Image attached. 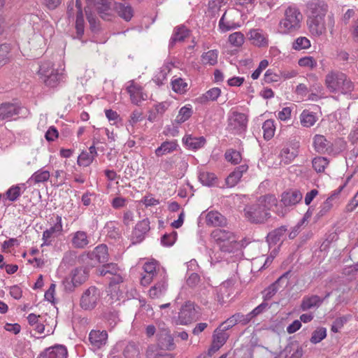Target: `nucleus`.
<instances>
[{
  "label": "nucleus",
  "mask_w": 358,
  "mask_h": 358,
  "mask_svg": "<svg viewBox=\"0 0 358 358\" xmlns=\"http://www.w3.org/2000/svg\"><path fill=\"white\" fill-rule=\"evenodd\" d=\"M276 203L274 195L260 196L255 203L245 208V215L252 223H263L270 217V210Z\"/></svg>",
  "instance_id": "obj_1"
},
{
  "label": "nucleus",
  "mask_w": 358,
  "mask_h": 358,
  "mask_svg": "<svg viewBox=\"0 0 358 358\" xmlns=\"http://www.w3.org/2000/svg\"><path fill=\"white\" fill-rule=\"evenodd\" d=\"M324 85L331 93H350L354 89V85L344 73L331 70L325 76Z\"/></svg>",
  "instance_id": "obj_2"
},
{
  "label": "nucleus",
  "mask_w": 358,
  "mask_h": 358,
  "mask_svg": "<svg viewBox=\"0 0 358 358\" xmlns=\"http://www.w3.org/2000/svg\"><path fill=\"white\" fill-rule=\"evenodd\" d=\"M303 15L295 6L287 7L283 17L278 24L279 32L282 34H291L298 31L301 27Z\"/></svg>",
  "instance_id": "obj_3"
},
{
  "label": "nucleus",
  "mask_w": 358,
  "mask_h": 358,
  "mask_svg": "<svg viewBox=\"0 0 358 358\" xmlns=\"http://www.w3.org/2000/svg\"><path fill=\"white\" fill-rule=\"evenodd\" d=\"M210 236L222 252H233L240 246L236 235L228 229H216L212 231Z\"/></svg>",
  "instance_id": "obj_4"
},
{
  "label": "nucleus",
  "mask_w": 358,
  "mask_h": 358,
  "mask_svg": "<svg viewBox=\"0 0 358 358\" xmlns=\"http://www.w3.org/2000/svg\"><path fill=\"white\" fill-rule=\"evenodd\" d=\"M194 302L186 301L180 308L176 324L187 325L198 319L199 311Z\"/></svg>",
  "instance_id": "obj_5"
},
{
  "label": "nucleus",
  "mask_w": 358,
  "mask_h": 358,
  "mask_svg": "<svg viewBox=\"0 0 358 358\" xmlns=\"http://www.w3.org/2000/svg\"><path fill=\"white\" fill-rule=\"evenodd\" d=\"M101 296V292L98 288L94 286L90 287L80 297V307L86 310L94 309L99 302Z\"/></svg>",
  "instance_id": "obj_6"
},
{
  "label": "nucleus",
  "mask_w": 358,
  "mask_h": 358,
  "mask_svg": "<svg viewBox=\"0 0 358 358\" xmlns=\"http://www.w3.org/2000/svg\"><path fill=\"white\" fill-rule=\"evenodd\" d=\"M228 338L229 334L227 333V331L223 330V329L220 326L214 331L213 343L208 353L201 355L198 358H210L213 353L217 352L222 346L224 345Z\"/></svg>",
  "instance_id": "obj_7"
},
{
  "label": "nucleus",
  "mask_w": 358,
  "mask_h": 358,
  "mask_svg": "<svg viewBox=\"0 0 358 358\" xmlns=\"http://www.w3.org/2000/svg\"><path fill=\"white\" fill-rule=\"evenodd\" d=\"M28 110L14 103H3L0 106V120L10 121L19 115H26Z\"/></svg>",
  "instance_id": "obj_8"
},
{
  "label": "nucleus",
  "mask_w": 358,
  "mask_h": 358,
  "mask_svg": "<svg viewBox=\"0 0 358 358\" xmlns=\"http://www.w3.org/2000/svg\"><path fill=\"white\" fill-rule=\"evenodd\" d=\"M126 90L129 94L130 100L135 105H140L143 101L148 99V94L142 86L131 80L127 83Z\"/></svg>",
  "instance_id": "obj_9"
},
{
  "label": "nucleus",
  "mask_w": 358,
  "mask_h": 358,
  "mask_svg": "<svg viewBox=\"0 0 358 358\" xmlns=\"http://www.w3.org/2000/svg\"><path fill=\"white\" fill-rule=\"evenodd\" d=\"M248 119L245 114L234 112L229 118V129L234 133L241 134L245 131Z\"/></svg>",
  "instance_id": "obj_10"
},
{
  "label": "nucleus",
  "mask_w": 358,
  "mask_h": 358,
  "mask_svg": "<svg viewBox=\"0 0 358 358\" xmlns=\"http://www.w3.org/2000/svg\"><path fill=\"white\" fill-rule=\"evenodd\" d=\"M144 274L143 275L141 283L143 286H147L152 280L161 278V273L165 272L157 268V262L155 261L145 262L143 265Z\"/></svg>",
  "instance_id": "obj_11"
},
{
  "label": "nucleus",
  "mask_w": 358,
  "mask_h": 358,
  "mask_svg": "<svg viewBox=\"0 0 358 358\" xmlns=\"http://www.w3.org/2000/svg\"><path fill=\"white\" fill-rule=\"evenodd\" d=\"M63 231L62 217L57 215L56 222L53 226L45 230L43 233V243L42 245H50Z\"/></svg>",
  "instance_id": "obj_12"
},
{
  "label": "nucleus",
  "mask_w": 358,
  "mask_h": 358,
  "mask_svg": "<svg viewBox=\"0 0 358 358\" xmlns=\"http://www.w3.org/2000/svg\"><path fill=\"white\" fill-rule=\"evenodd\" d=\"M150 224L148 219H143L136 224L130 238L133 245L140 243L144 240L145 234L150 229Z\"/></svg>",
  "instance_id": "obj_13"
},
{
  "label": "nucleus",
  "mask_w": 358,
  "mask_h": 358,
  "mask_svg": "<svg viewBox=\"0 0 358 358\" xmlns=\"http://www.w3.org/2000/svg\"><path fill=\"white\" fill-rule=\"evenodd\" d=\"M310 17L324 18L327 11L328 5L323 0H311L306 4Z\"/></svg>",
  "instance_id": "obj_14"
},
{
  "label": "nucleus",
  "mask_w": 358,
  "mask_h": 358,
  "mask_svg": "<svg viewBox=\"0 0 358 358\" xmlns=\"http://www.w3.org/2000/svg\"><path fill=\"white\" fill-rule=\"evenodd\" d=\"M88 340L93 350L101 349L108 341V333L105 330H92L89 334Z\"/></svg>",
  "instance_id": "obj_15"
},
{
  "label": "nucleus",
  "mask_w": 358,
  "mask_h": 358,
  "mask_svg": "<svg viewBox=\"0 0 358 358\" xmlns=\"http://www.w3.org/2000/svg\"><path fill=\"white\" fill-rule=\"evenodd\" d=\"M307 24L312 36H320L326 32L324 18L308 17Z\"/></svg>",
  "instance_id": "obj_16"
},
{
  "label": "nucleus",
  "mask_w": 358,
  "mask_h": 358,
  "mask_svg": "<svg viewBox=\"0 0 358 358\" xmlns=\"http://www.w3.org/2000/svg\"><path fill=\"white\" fill-rule=\"evenodd\" d=\"M155 280L157 282L149 290V296L152 299L159 298L165 294L168 286L166 272H162L161 278Z\"/></svg>",
  "instance_id": "obj_17"
},
{
  "label": "nucleus",
  "mask_w": 358,
  "mask_h": 358,
  "mask_svg": "<svg viewBox=\"0 0 358 358\" xmlns=\"http://www.w3.org/2000/svg\"><path fill=\"white\" fill-rule=\"evenodd\" d=\"M68 352L64 345H56L45 349L38 358H67Z\"/></svg>",
  "instance_id": "obj_18"
},
{
  "label": "nucleus",
  "mask_w": 358,
  "mask_h": 358,
  "mask_svg": "<svg viewBox=\"0 0 358 358\" xmlns=\"http://www.w3.org/2000/svg\"><path fill=\"white\" fill-rule=\"evenodd\" d=\"M92 6H94L97 12L106 20L112 17V0H96Z\"/></svg>",
  "instance_id": "obj_19"
},
{
  "label": "nucleus",
  "mask_w": 358,
  "mask_h": 358,
  "mask_svg": "<svg viewBox=\"0 0 358 358\" xmlns=\"http://www.w3.org/2000/svg\"><path fill=\"white\" fill-rule=\"evenodd\" d=\"M303 197L302 193L298 189H289L282 194L281 202L285 206H292L299 203Z\"/></svg>",
  "instance_id": "obj_20"
},
{
  "label": "nucleus",
  "mask_w": 358,
  "mask_h": 358,
  "mask_svg": "<svg viewBox=\"0 0 358 358\" xmlns=\"http://www.w3.org/2000/svg\"><path fill=\"white\" fill-rule=\"evenodd\" d=\"M88 257L91 260H95L98 263H106L109 259L108 247L104 244H101L96 246L93 251L89 252Z\"/></svg>",
  "instance_id": "obj_21"
},
{
  "label": "nucleus",
  "mask_w": 358,
  "mask_h": 358,
  "mask_svg": "<svg viewBox=\"0 0 358 358\" xmlns=\"http://www.w3.org/2000/svg\"><path fill=\"white\" fill-rule=\"evenodd\" d=\"M248 36L250 40L256 46L266 47L268 45V35L261 29H252L250 31Z\"/></svg>",
  "instance_id": "obj_22"
},
{
  "label": "nucleus",
  "mask_w": 358,
  "mask_h": 358,
  "mask_svg": "<svg viewBox=\"0 0 358 358\" xmlns=\"http://www.w3.org/2000/svg\"><path fill=\"white\" fill-rule=\"evenodd\" d=\"M71 243L74 248L83 249L90 244L87 233L84 231H77L71 234Z\"/></svg>",
  "instance_id": "obj_23"
},
{
  "label": "nucleus",
  "mask_w": 358,
  "mask_h": 358,
  "mask_svg": "<svg viewBox=\"0 0 358 358\" xmlns=\"http://www.w3.org/2000/svg\"><path fill=\"white\" fill-rule=\"evenodd\" d=\"M206 138L203 136L194 137L192 135H186L182 138L183 143L188 149L198 150L204 146Z\"/></svg>",
  "instance_id": "obj_24"
},
{
  "label": "nucleus",
  "mask_w": 358,
  "mask_h": 358,
  "mask_svg": "<svg viewBox=\"0 0 358 358\" xmlns=\"http://www.w3.org/2000/svg\"><path fill=\"white\" fill-rule=\"evenodd\" d=\"M316 82L310 85L309 92H310L308 95V99L313 101H317L319 99L324 97V90L321 83L317 82V78L313 76Z\"/></svg>",
  "instance_id": "obj_25"
},
{
  "label": "nucleus",
  "mask_w": 358,
  "mask_h": 358,
  "mask_svg": "<svg viewBox=\"0 0 358 358\" xmlns=\"http://www.w3.org/2000/svg\"><path fill=\"white\" fill-rule=\"evenodd\" d=\"M248 166L246 164L236 167L234 171H233L226 179L227 186L229 187L235 186L241 178L243 173L248 171Z\"/></svg>",
  "instance_id": "obj_26"
},
{
  "label": "nucleus",
  "mask_w": 358,
  "mask_h": 358,
  "mask_svg": "<svg viewBox=\"0 0 358 358\" xmlns=\"http://www.w3.org/2000/svg\"><path fill=\"white\" fill-rule=\"evenodd\" d=\"M115 9L117 15L126 22H129L134 16V9L130 5L115 3Z\"/></svg>",
  "instance_id": "obj_27"
},
{
  "label": "nucleus",
  "mask_w": 358,
  "mask_h": 358,
  "mask_svg": "<svg viewBox=\"0 0 358 358\" xmlns=\"http://www.w3.org/2000/svg\"><path fill=\"white\" fill-rule=\"evenodd\" d=\"M206 224L213 227H221L226 224L225 217L217 211H210L206 217Z\"/></svg>",
  "instance_id": "obj_28"
},
{
  "label": "nucleus",
  "mask_w": 358,
  "mask_h": 358,
  "mask_svg": "<svg viewBox=\"0 0 358 358\" xmlns=\"http://www.w3.org/2000/svg\"><path fill=\"white\" fill-rule=\"evenodd\" d=\"M220 94L221 90L219 87H213L206 93L197 97L196 101L201 104H205L208 101H216Z\"/></svg>",
  "instance_id": "obj_29"
},
{
  "label": "nucleus",
  "mask_w": 358,
  "mask_h": 358,
  "mask_svg": "<svg viewBox=\"0 0 358 358\" xmlns=\"http://www.w3.org/2000/svg\"><path fill=\"white\" fill-rule=\"evenodd\" d=\"M322 302L323 299L317 295L305 296L301 301V309L306 311L313 308H317Z\"/></svg>",
  "instance_id": "obj_30"
},
{
  "label": "nucleus",
  "mask_w": 358,
  "mask_h": 358,
  "mask_svg": "<svg viewBox=\"0 0 358 358\" xmlns=\"http://www.w3.org/2000/svg\"><path fill=\"white\" fill-rule=\"evenodd\" d=\"M157 336L159 345L161 348L169 350L174 348L173 338L169 331L164 330L160 334H157Z\"/></svg>",
  "instance_id": "obj_31"
},
{
  "label": "nucleus",
  "mask_w": 358,
  "mask_h": 358,
  "mask_svg": "<svg viewBox=\"0 0 358 358\" xmlns=\"http://www.w3.org/2000/svg\"><path fill=\"white\" fill-rule=\"evenodd\" d=\"M297 155V147L295 146L284 147L280 153L281 162H283L285 164L291 163Z\"/></svg>",
  "instance_id": "obj_32"
},
{
  "label": "nucleus",
  "mask_w": 358,
  "mask_h": 358,
  "mask_svg": "<svg viewBox=\"0 0 358 358\" xmlns=\"http://www.w3.org/2000/svg\"><path fill=\"white\" fill-rule=\"evenodd\" d=\"M189 31L184 26L178 27L174 29L173 35L170 39L169 48H173L176 43L181 42L188 36Z\"/></svg>",
  "instance_id": "obj_33"
},
{
  "label": "nucleus",
  "mask_w": 358,
  "mask_h": 358,
  "mask_svg": "<svg viewBox=\"0 0 358 358\" xmlns=\"http://www.w3.org/2000/svg\"><path fill=\"white\" fill-rule=\"evenodd\" d=\"M87 278L88 273L86 268H76L71 271V281L75 287L85 282Z\"/></svg>",
  "instance_id": "obj_34"
},
{
  "label": "nucleus",
  "mask_w": 358,
  "mask_h": 358,
  "mask_svg": "<svg viewBox=\"0 0 358 358\" xmlns=\"http://www.w3.org/2000/svg\"><path fill=\"white\" fill-rule=\"evenodd\" d=\"M51 72L52 73L48 74V76H43L41 79L46 86L50 87H55L63 79L64 75L62 73H59L58 70H55Z\"/></svg>",
  "instance_id": "obj_35"
},
{
  "label": "nucleus",
  "mask_w": 358,
  "mask_h": 358,
  "mask_svg": "<svg viewBox=\"0 0 358 358\" xmlns=\"http://www.w3.org/2000/svg\"><path fill=\"white\" fill-rule=\"evenodd\" d=\"M219 29L221 32H227L240 27L238 23H236L231 20H228L227 13L225 12L219 21Z\"/></svg>",
  "instance_id": "obj_36"
},
{
  "label": "nucleus",
  "mask_w": 358,
  "mask_h": 358,
  "mask_svg": "<svg viewBox=\"0 0 358 358\" xmlns=\"http://www.w3.org/2000/svg\"><path fill=\"white\" fill-rule=\"evenodd\" d=\"M178 144L176 141H164L155 150V155L157 157L171 153L176 150Z\"/></svg>",
  "instance_id": "obj_37"
},
{
  "label": "nucleus",
  "mask_w": 358,
  "mask_h": 358,
  "mask_svg": "<svg viewBox=\"0 0 358 358\" xmlns=\"http://www.w3.org/2000/svg\"><path fill=\"white\" fill-rule=\"evenodd\" d=\"M218 54L217 50H210L203 52L201 57V63L203 65H215L217 63Z\"/></svg>",
  "instance_id": "obj_38"
},
{
  "label": "nucleus",
  "mask_w": 358,
  "mask_h": 358,
  "mask_svg": "<svg viewBox=\"0 0 358 358\" xmlns=\"http://www.w3.org/2000/svg\"><path fill=\"white\" fill-rule=\"evenodd\" d=\"M50 176V175L48 171H45L41 169L32 174V176L28 180V182L30 184L44 182L49 180Z\"/></svg>",
  "instance_id": "obj_39"
},
{
  "label": "nucleus",
  "mask_w": 358,
  "mask_h": 358,
  "mask_svg": "<svg viewBox=\"0 0 358 358\" xmlns=\"http://www.w3.org/2000/svg\"><path fill=\"white\" fill-rule=\"evenodd\" d=\"M286 231L287 228L285 226H282L271 231L267 236L268 242L270 243L276 244L281 239H283Z\"/></svg>",
  "instance_id": "obj_40"
},
{
  "label": "nucleus",
  "mask_w": 358,
  "mask_h": 358,
  "mask_svg": "<svg viewBox=\"0 0 358 358\" xmlns=\"http://www.w3.org/2000/svg\"><path fill=\"white\" fill-rule=\"evenodd\" d=\"M121 271L120 268L116 264L110 263L103 264L101 267L97 269L98 275L101 276L113 275Z\"/></svg>",
  "instance_id": "obj_41"
},
{
  "label": "nucleus",
  "mask_w": 358,
  "mask_h": 358,
  "mask_svg": "<svg viewBox=\"0 0 358 358\" xmlns=\"http://www.w3.org/2000/svg\"><path fill=\"white\" fill-rule=\"evenodd\" d=\"M300 121L303 127H310L316 122L317 117L314 113L305 110L300 115Z\"/></svg>",
  "instance_id": "obj_42"
},
{
  "label": "nucleus",
  "mask_w": 358,
  "mask_h": 358,
  "mask_svg": "<svg viewBox=\"0 0 358 358\" xmlns=\"http://www.w3.org/2000/svg\"><path fill=\"white\" fill-rule=\"evenodd\" d=\"M193 113L192 107L191 105H185L182 106L179 112L178 115L176 117V122L178 124H182L189 120V118L192 116Z\"/></svg>",
  "instance_id": "obj_43"
},
{
  "label": "nucleus",
  "mask_w": 358,
  "mask_h": 358,
  "mask_svg": "<svg viewBox=\"0 0 358 358\" xmlns=\"http://www.w3.org/2000/svg\"><path fill=\"white\" fill-rule=\"evenodd\" d=\"M313 145L315 150L319 153H324L327 150L328 142L322 135L317 134L315 136Z\"/></svg>",
  "instance_id": "obj_44"
},
{
  "label": "nucleus",
  "mask_w": 358,
  "mask_h": 358,
  "mask_svg": "<svg viewBox=\"0 0 358 358\" xmlns=\"http://www.w3.org/2000/svg\"><path fill=\"white\" fill-rule=\"evenodd\" d=\"M264 138L266 141L271 139L275 131L274 121L273 120H266L262 125Z\"/></svg>",
  "instance_id": "obj_45"
},
{
  "label": "nucleus",
  "mask_w": 358,
  "mask_h": 358,
  "mask_svg": "<svg viewBox=\"0 0 358 358\" xmlns=\"http://www.w3.org/2000/svg\"><path fill=\"white\" fill-rule=\"evenodd\" d=\"M310 46V41L305 36L297 37L292 43V48L296 51L308 49Z\"/></svg>",
  "instance_id": "obj_46"
},
{
  "label": "nucleus",
  "mask_w": 358,
  "mask_h": 358,
  "mask_svg": "<svg viewBox=\"0 0 358 358\" xmlns=\"http://www.w3.org/2000/svg\"><path fill=\"white\" fill-rule=\"evenodd\" d=\"M171 86L172 90L178 94H184L187 90V83L181 78L173 77Z\"/></svg>",
  "instance_id": "obj_47"
},
{
  "label": "nucleus",
  "mask_w": 358,
  "mask_h": 358,
  "mask_svg": "<svg viewBox=\"0 0 358 358\" xmlns=\"http://www.w3.org/2000/svg\"><path fill=\"white\" fill-rule=\"evenodd\" d=\"M76 29L77 33V38H80L84 33V17L82 11V6L76 8Z\"/></svg>",
  "instance_id": "obj_48"
},
{
  "label": "nucleus",
  "mask_w": 358,
  "mask_h": 358,
  "mask_svg": "<svg viewBox=\"0 0 358 358\" xmlns=\"http://www.w3.org/2000/svg\"><path fill=\"white\" fill-rule=\"evenodd\" d=\"M289 272L285 273L282 275L274 283L271 285L266 289L265 294V299H270L278 290V283L284 279H287Z\"/></svg>",
  "instance_id": "obj_49"
},
{
  "label": "nucleus",
  "mask_w": 358,
  "mask_h": 358,
  "mask_svg": "<svg viewBox=\"0 0 358 358\" xmlns=\"http://www.w3.org/2000/svg\"><path fill=\"white\" fill-rule=\"evenodd\" d=\"M108 278L110 280L108 292H110V294L113 296L114 295L113 294V292H116V285L123 282L122 271H120V273H117L113 275L108 276Z\"/></svg>",
  "instance_id": "obj_50"
},
{
  "label": "nucleus",
  "mask_w": 358,
  "mask_h": 358,
  "mask_svg": "<svg viewBox=\"0 0 358 358\" xmlns=\"http://www.w3.org/2000/svg\"><path fill=\"white\" fill-rule=\"evenodd\" d=\"M94 157L90 153H88L87 151H83L78 157V164L80 166H90Z\"/></svg>",
  "instance_id": "obj_51"
},
{
  "label": "nucleus",
  "mask_w": 358,
  "mask_h": 358,
  "mask_svg": "<svg viewBox=\"0 0 358 358\" xmlns=\"http://www.w3.org/2000/svg\"><path fill=\"white\" fill-rule=\"evenodd\" d=\"M313 169L317 172H323L329 164L327 158L322 157H315L312 162Z\"/></svg>",
  "instance_id": "obj_52"
},
{
  "label": "nucleus",
  "mask_w": 358,
  "mask_h": 358,
  "mask_svg": "<svg viewBox=\"0 0 358 358\" xmlns=\"http://www.w3.org/2000/svg\"><path fill=\"white\" fill-rule=\"evenodd\" d=\"M21 194V187L19 185H13L6 191L5 196L10 201H15Z\"/></svg>",
  "instance_id": "obj_53"
},
{
  "label": "nucleus",
  "mask_w": 358,
  "mask_h": 358,
  "mask_svg": "<svg viewBox=\"0 0 358 358\" xmlns=\"http://www.w3.org/2000/svg\"><path fill=\"white\" fill-rule=\"evenodd\" d=\"M244 41V35L240 31L232 33L229 36V42L231 45L235 47L241 46L243 44Z\"/></svg>",
  "instance_id": "obj_54"
},
{
  "label": "nucleus",
  "mask_w": 358,
  "mask_h": 358,
  "mask_svg": "<svg viewBox=\"0 0 358 358\" xmlns=\"http://www.w3.org/2000/svg\"><path fill=\"white\" fill-rule=\"evenodd\" d=\"M327 336V329L324 327H320L315 329L310 338V342L316 344L322 341Z\"/></svg>",
  "instance_id": "obj_55"
},
{
  "label": "nucleus",
  "mask_w": 358,
  "mask_h": 358,
  "mask_svg": "<svg viewBox=\"0 0 358 358\" xmlns=\"http://www.w3.org/2000/svg\"><path fill=\"white\" fill-rule=\"evenodd\" d=\"M138 348L134 343L127 344L123 350V355L125 358H135L138 356Z\"/></svg>",
  "instance_id": "obj_56"
},
{
  "label": "nucleus",
  "mask_w": 358,
  "mask_h": 358,
  "mask_svg": "<svg viewBox=\"0 0 358 358\" xmlns=\"http://www.w3.org/2000/svg\"><path fill=\"white\" fill-rule=\"evenodd\" d=\"M351 315H343L341 317H337L333 322L331 325V331L333 332H338L343 325L350 319Z\"/></svg>",
  "instance_id": "obj_57"
},
{
  "label": "nucleus",
  "mask_w": 358,
  "mask_h": 358,
  "mask_svg": "<svg viewBox=\"0 0 358 358\" xmlns=\"http://www.w3.org/2000/svg\"><path fill=\"white\" fill-rule=\"evenodd\" d=\"M169 71L167 66H163L159 71L155 74L153 80L157 85H162L164 82L166 80L167 73Z\"/></svg>",
  "instance_id": "obj_58"
},
{
  "label": "nucleus",
  "mask_w": 358,
  "mask_h": 358,
  "mask_svg": "<svg viewBox=\"0 0 358 358\" xmlns=\"http://www.w3.org/2000/svg\"><path fill=\"white\" fill-rule=\"evenodd\" d=\"M199 180L201 183L206 186L213 185L216 177L214 173L209 172H202L199 174Z\"/></svg>",
  "instance_id": "obj_59"
},
{
  "label": "nucleus",
  "mask_w": 358,
  "mask_h": 358,
  "mask_svg": "<svg viewBox=\"0 0 358 358\" xmlns=\"http://www.w3.org/2000/svg\"><path fill=\"white\" fill-rule=\"evenodd\" d=\"M10 51V48L8 44L0 45V67L8 62V54Z\"/></svg>",
  "instance_id": "obj_60"
},
{
  "label": "nucleus",
  "mask_w": 358,
  "mask_h": 358,
  "mask_svg": "<svg viewBox=\"0 0 358 358\" xmlns=\"http://www.w3.org/2000/svg\"><path fill=\"white\" fill-rule=\"evenodd\" d=\"M53 65L51 62H43L38 69V75L40 78H43V76H48V74L51 73V71H54L56 69L52 68Z\"/></svg>",
  "instance_id": "obj_61"
},
{
  "label": "nucleus",
  "mask_w": 358,
  "mask_h": 358,
  "mask_svg": "<svg viewBox=\"0 0 358 358\" xmlns=\"http://www.w3.org/2000/svg\"><path fill=\"white\" fill-rule=\"evenodd\" d=\"M226 159L234 164H237L241 161V153L236 150H229L225 152Z\"/></svg>",
  "instance_id": "obj_62"
},
{
  "label": "nucleus",
  "mask_w": 358,
  "mask_h": 358,
  "mask_svg": "<svg viewBox=\"0 0 358 358\" xmlns=\"http://www.w3.org/2000/svg\"><path fill=\"white\" fill-rule=\"evenodd\" d=\"M298 64L301 67L313 69L317 66V61L311 56H306L299 59Z\"/></svg>",
  "instance_id": "obj_63"
},
{
  "label": "nucleus",
  "mask_w": 358,
  "mask_h": 358,
  "mask_svg": "<svg viewBox=\"0 0 358 358\" xmlns=\"http://www.w3.org/2000/svg\"><path fill=\"white\" fill-rule=\"evenodd\" d=\"M177 238V233L172 231L170 234H165L161 238V243L164 246L169 247L174 244Z\"/></svg>",
  "instance_id": "obj_64"
}]
</instances>
